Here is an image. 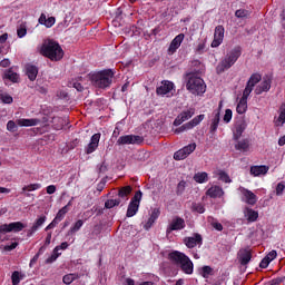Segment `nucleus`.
Wrapping results in <instances>:
<instances>
[{"label":"nucleus","instance_id":"nucleus-1","mask_svg":"<svg viewBox=\"0 0 285 285\" xmlns=\"http://www.w3.org/2000/svg\"><path fill=\"white\" fill-rule=\"evenodd\" d=\"M167 259H169V262L174 264V266L180 268V271H183L185 275H193L195 271V265L193 264L190 257H188L184 253L179 250H173L168 254Z\"/></svg>","mask_w":285,"mask_h":285},{"label":"nucleus","instance_id":"nucleus-2","mask_svg":"<svg viewBox=\"0 0 285 285\" xmlns=\"http://www.w3.org/2000/svg\"><path fill=\"white\" fill-rule=\"evenodd\" d=\"M114 78L115 72H112V69H105L90 75L92 86L102 90H106V88H110V86H112Z\"/></svg>","mask_w":285,"mask_h":285},{"label":"nucleus","instance_id":"nucleus-3","mask_svg":"<svg viewBox=\"0 0 285 285\" xmlns=\"http://www.w3.org/2000/svg\"><path fill=\"white\" fill-rule=\"evenodd\" d=\"M40 52L51 61H61V59H63V49H61L59 42L55 40L45 41Z\"/></svg>","mask_w":285,"mask_h":285},{"label":"nucleus","instance_id":"nucleus-4","mask_svg":"<svg viewBox=\"0 0 285 285\" xmlns=\"http://www.w3.org/2000/svg\"><path fill=\"white\" fill-rule=\"evenodd\" d=\"M186 88L191 95H204L206 92V82L197 73H188Z\"/></svg>","mask_w":285,"mask_h":285},{"label":"nucleus","instance_id":"nucleus-5","mask_svg":"<svg viewBox=\"0 0 285 285\" xmlns=\"http://www.w3.org/2000/svg\"><path fill=\"white\" fill-rule=\"evenodd\" d=\"M239 57H242V48L235 47L226 55L225 59L220 61L217 67V71L224 72V70H228V68L235 66Z\"/></svg>","mask_w":285,"mask_h":285},{"label":"nucleus","instance_id":"nucleus-6","mask_svg":"<svg viewBox=\"0 0 285 285\" xmlns=\"http://www.w3.org/2000/svg\"><path fill=\"white\" fill-rule=\"evenodd\" d=\"M26 224L21 222H13L9 224H2L0 225V237L1 235H6L8 233H21L23 228H26Z\"/></svg>","mask_w":285,"mask_h":285},{"label":"nucleus","instance_id":"nucleus-7","mask_svg":"<svg viewBox=\"0 0 285 285\" xmlns=\"http://www.w3.org/2000/svg\"><path fill=\"white\" fill-rule=\"evenodd\" d=\"M156 94L160 97H173L175 95V83L168 80L161 81L160 86L156 89Z\"/></svg>","mask_w":285,"mask_h":285},{"label":"nucleus","instance_id":"nucleus-8","mask_svg":"<svg viewBox=\"0 0 285 285\" xmlns=\"http://www.w3.org/2000/svg\"><path fill=\"white\" fill-rule=\"evenodd\" d=\"M196 149H197V144L191 142V144L183 147L181 149L177 150L174 154V159L176 161H181V160L186 159L187 157H189L190 155H193V153H195Z\"/></svg>","mask_w":285,"mask_h":285},{"label":"nucleus","instance_id":"nucleus-9","mask_svg":"<svg viewBox=\"0 0 285 285\" xmlns=\"http://www.w3.org/2000/svg\"><path fill=\"white\" fill-rule=\"evenodd\" d=\"M196 149H197V144L191 142V144L183 147L181 149L177 150L174 154V159L176 161H181V160L186 159L187 157H189L190 155H193V153H195Z\"/></svg>","mask_w":285,"mask_h":285},{"label":"nucleus","instance_id":"nucleus-10","mask_svg":"<svg viewBox=\"0 0 285 285\" xmlns=\"http://www.w3.org/2000/svg\"><path fill=\"white\" fill-rule=\"evenodd\" d=\"M196 149H197V144L191 142V144L183 147L181 149L177 150L174 154V159L176 161H181V160L186 159L187 157H189L190 155H193V153H195Z\"/></svg>","mask_w":285,"mask_h":285},{"label":"nucleus","instance_id":"nucleus-11","mask_svg":"<svg viewBox=\"0 0 285 285\" xmlns=\"http://www.w3.org/2000/svg\"><path fill=\"white\" fill-rule=\"evenodd\" d=\"M196 149H197V144L191 142V144L183 147L181 149L177 150L174 154V159L176 161H181V160L186 159L187 157H189L190 155H193V153H195Z\"/></svg>","mask_w":285,"mask_h":285},{"label":"nucleus","instance_id":"nucleus-12","mask_svg":"<svg viewBox=\"0 0 285 285\" xmlns=\"http://www.w3.org/2000/svg\"><path fill=\"white\" fill-rule=\"evenodd\" d=\"M141 191H137L131 198V202L128 205L126 217H135L139 212V204H141Z\"/></svg>","mask_w":285,"mask_h":285},{"label":"nucleus","instance_id":"nucleus-13","mask_svg":"<svg viewBox=\"0 0 285 285\" xmlns=\"http://www.w3.org/2000/svg\"><path fill=\"white\" fill-rule=\"evenodd\" d=\"M144 142V138L141 136L136 135H125L120 136L117 140V146H130V145H139Z\"/></svg>","mask_w":285,"mask_h":285},{"label":"nucleus","instance_id":"nucleus-14","mask_svg":"<svg viewBox=\"0 0 285 285\" xmlns=\"http://www.w3.org/2000/svg\"><path fill=\"white\" fill-rule=\"evenodd\" d=\"M206 119V116L204 114L196 116L193 120H190L187 124H184L183 126L175 129L176 135H180V132H186V130H193L196 126H199L202 124V120Z\"/></svg>","mask_w":285,"mask_h":285},{"label":"nucleus","instance_id":"nucleus-15","mask_svg":"<svg viewBox=\"0 0 285 285\" xmlns=\"http://www.w3.org/2000/svg\"><path fill=\"white\" fill-rule=\"evenodd\" d=\"M238 191L242 195V202L248 204V206H255L257 204V195H255V193L252 190L246 189L245 187H239Z\"/></svg>","mask_w":285,"mask_h":285},{"label":"nucleus","instance_id":"nucleus-16","mask_svg":"<svg viewBox=\"0 0 285 285\" xmlns=\"http://www.w3.org/2000/svg\"><path fill=\"white\" fill-rule=\"evenodd\" d=\"M246 120L239 119L235 122L234 128H233V139L234 141H237L242 139V135H244V130L247 128Z\"/></svg>","mask_w":285,"mask_h":285},{"label":"nucleus","instance_id":"nucleus-17","mask_svg":"<svg viewBox=\"0 0 285 285\" xmlns=\"http://www.w3.org/2000/svg\"><path fill=\"white\" fill-rule=\"evenodd\" d=\"M186 228V222L181 217H175L169 223L166 233L170 235L173 230H184Z\"/></svg>","mask_w":285,"mask_h":285},{"label":"nucleus","instance_id":"nucleus-18","mask_svg":"<svg viewBox=\"0 0 285 285\" xmlns=\"http://www.w3.org/2000/svg\"><path fill=\"white\" fill-rule=\"evenodd\" d=\"M224 27L217 26L214 31V40L212 41V48H219L224 43Z\"/></svg>","mask_w":285,"mask_h":285},{"label":"nucleus","instance_id":"nucleus-19","mask_svg":"<svg viewBox=\"0 0 285 285\" xmlns=\"http://www.w3.org/2000/svg\"><path fill=\"white\" fill-rule=\"evenodd\" d=\"M195 115V108H189L180 112L174 120V126H181L184 121H188Z\"/></svg>","mask_w":285,"mask_h":285},{"label":"nucleus","instance_id":"nucleus-20","mask_svg":"<svg viewBox=\"0 0 285 285\" xmlns=\"http://www.w3.org/2000/svg\"><path fill=\"white\" fill-rule=\"evenodd\" d=\"M185 37L186 36L184 33H179L171 40L169 48H168V55H175V52H177V50H179V47L184 42Z\"/></svg>","mask_w":285,"mask_h":285},{"label":"nucleus","instance_id":"nucleus-21","mask_svg":"<svg viewBox=\"0 0 285 285\" xmlns=\"http://www.w3.org/2000/svg\"><path fill=\"white\" fill-rule=\"evenodd\" d=\"M101 139V134H95L91 136L90 142L86 148L87 155H92L97 148H99V141Z\"/></svg>","mask_w":285,"mask_h":285},{"label":"nucleus","instance_id":"nucleus-22","mask_svg":"<svg viewBox=\"0 0 285 285\" xmlns=\"http://www.w3.org/2000/svg\"><path fill=\"white\" fill-rule=\"evenodd\" d=\"M202 235L195 234L191 237H186L184 239V244L187 246V248H195V246H202Z\"/></svg>","mask_w":285,"mask_h":285},{"label":"nucleus","instance_id":"nucleus-23","mask_svg":"<svg viewBox=\"0 0 285 285\" xmlns=\"http://www.w3.org/2000/svg\"><path fill=\"white\" fill-rule=\"evenodd\" d=\"M46 219H48L46 216H40L36 219V222L33 223L32 227L30 229H28L27 232V237H32V235H35V233H37V230H39V228L46 224Z\"/></svg>","mask_w":285,"mask_h":285},{"label":"nucleus","instance_id":"nucleus-24","mask_svg":"<svg viewBox=\"0 0 285 285\" xmlns=\"http://www.w3.org/2000/svg\"><path fill=\"white\" fill-rule=\"evenodd\" d=\"M16 124L20 127H24V128H29L31 126H39V124H41L40 119L37 118H30V119H26V118H20L16 121Z\"/></svg>","mask_w":285,"mask_h":285},{"label":"nucleus","instance_id":"nucleus-25","mask_svg":"<svg viewBox=\"0 0 285 285\" xmlns=\"http://www.w3.org/2000/svg\"><path fill=\"white\" fill-rule=\"evenodd\" d=\"M207 197H212V199H217L219 197H224V189L219 186H212L207 191H206Z\"/></svg>","mask_w":285,"mask_h":285},{"label":"nucleus","instance_id":"nucleus-26","mask_svg":"<svg viewBox=\"0 0 285 285\" xmlns=\"http://www.w3.org/2000/svg\"><path fill=\"white\" fill-rule=\"evenodd\" d=\"M26 75L30 81H35L39 75V68H37L35 65L28 63L26 66Z\"/></svg>","mask_w":285,"mask_h":285},{"label":"nucleus","instance_id":"nucleus-27","mask_svg":"<svg viewBox=\"0 0 285 285\" xmlns=\"http://www.w3.org/2000/svg\"><path fill=\"white\" fill-rule=\"evenodd\" d=\"M268 170H269V167L266 165L252 166L250 175H253V177H259L262 175H266V173H268Z\"/></svg>","mask_w":285,"mask_h":285},{"label":"nucleus","instance_id":"nucleus-28","mask_svg":"<svg viewBox=\"0 0 285 285\" xmlns=\"http://www.w3.org/2000/svg\"><path fill=\"white\" fill-rule=\"evenodd\" d=\"M159 215H161V212L159 210V208H154L150 214V217L148 218L147 223L145 224L146 230H148L149 228L153 227V224H155V222H157V219H159Z\"/></svg>","mask_w":285,"mask_h":285},{"label":"nucleus","instance_id":"nucleus-29","mask_svg":"<svg viewBox=\"0 0 285 285\" xmlns=\"http://www.w3.org/2000/svg\"><path fill=\"white\" fill-rule=\"evenodd\" d=\"M253 259V254H250V250L243 249L238 253V261L242 264V266H246Z\"/></svg>","mask_w":285,"mask_h":285},{"label":"nucleus","instance_id":"nucleus-30","mask_svg":"<svg viewBox=\"0 0 285 285\" xmlns=\"http://www.w3.org/2000/svg\"><path fill=\"white\" fill-rule=\"evenodd\" d=\"M268 90H271V79L266 78L255 88V95H262Z\"/></svg>","mask_w":285,"mask_h":285},{"label":"nucleus","instance_id":"nucleus-31","mask_svg":"<svg viewBox=\"0 0 285 285\" xmlns=\"http://www.w3.org/2000/svg\"><path fill=\"white\" fill-rule=\"evenodd\" d=\"M55 17H46V13H41V16L38 19V23L40 26H45L46 28H52L55 26Z\"/></svg>","mask_w":285,"mask_h":285},{"label":"nucleus","instance_id":"nucleus-32","mask_svg":"<svg viewBox=\"0 0 285 285\" xmlns=\"http://www.w3.org/2000/svg\"><path fill=\"white\" fill-rule=\"evenodd\" d=\"M132 193V187L126 186L119 189L118 191V199H121L122 202H128V195Z\"/></svg>","mask_w":285,"mask_h":285},{"label":"nucleus","instance_id":"nucleus-33","mask_svg":"<svg viewBox=\"0 0 285 285\" xmlns=\"http://www.w3.org/2000/svg\"><path fill=\"white\" fill-rule=\"evenodd\" d=\"M248 148H250L248 139H243L235 145V149L239 150L240 153H248Z\"/></svg>","mask_w":285,"mask_h":285},{"label":"nucleus","instance_id":"nucleus-34","mask_svg":"<svg viewBox=\"0 0 285 285\" xmlns=\"http://www.w3.org/2000/svg\"><path fill=\"white\" fill-rule=\"evenodd\" d=\"M246 110H248V100L240 98L236 107V112H238V115H244Z\"/></svg>","mask_w":285,"mask_h":285},{"label":"nucleus","instance_id":"nucleus-35","mask_svg":"<svg viewBox=\"0 0 285 285\" xmlns=\"http://www.w3.org/2000/svg\"><path fill=\"white\" fill-rule=\"evenodd\" d=\"M245 217L247 218L248 222H257L259 213L255 212L252 208H245Z\"/></svg>","mask_w":285,"mask_h":285},{"label":"nucleus","instance_id":"nucleus-36","mask_svg":"<svg viewBox=\"0 0 285 285\" xmlns=\"http://www.w3.org/2000/svg\"><path fill=\"white\" fill-rule=\"evenodd\" d=\"M194 181H196V184H206V181H208V173L202 171L195 174Z\"/></svg>","mask_w":285,"mask_h":285},{"label":"nucleus","instance_id":"nucleus-37","mask_svg":"<svg viewBox=\"0 0 285 285\" xmlns=\"http://www.w3.org/2000/svg\"><path fill=\"white\" fill-rule=\"evenodd\" d=\"M4 77L6 79H9V81H12L13 83H17V81H19V73H17L14 70L8 69L4 72Z\"/></svg>","mask_w":285,"mask_h":285},{"label":"nucleus","instance_id":"nucleus-38","mask_svg":"<svg viewBox=\"0 0 285 285\" xmlns=\"http://www.w3.org/2000/svg\"><path fill=\"white\" fill-rule=\"evenodd\" d=\"M219 110L214 111V118L212 119V125H210V130L212 132H215V130H217V128H219Z\"/></svg>","mask_w":285,"mask_h":285},{"label":"nucleus","instance_id":"nucleus-39","mask_svg":"<svg viewBox=\"0 0 285 285\" xmlns=\"http://www.w3.org/2000/svg\"><path fill=\"white\" fill-rule=\"evenodd\" d=\"M285 124V104L279 108V115L275 120V126H283Z\"/></svg>","mask_w":285,"mask_h":285},{"label":"nucleus","instance_id":"nucleus-40","mask_svg":"<svg viewBox=\"0 0 285 285\" xmlns=\"http://www.w3.org/2000/svg\"><path fill=\"white\" fill-rule=\"evenodd\" d=\"M261 81H262V75L253 73L249 80L247 81V85L250 86L252 88H255V86H257V83H259Z\"/></svg>","mask_w":285,"mask_h":285},{"label":"nucleus","instance_id":"nucleus-41","mask_svg":"<svg viewBox=\"0 0 285 285\" xmlns=\"http://www.w3.org/2000/svg\"><path fill=\"white\" fill-rule=\"evenodd\" d=\"M83 226V220L79 219L77 220L73 226L68 230L67 235H75V233H79L81 230V227Z\"/></svg>","mask_w":285,"mask_h":285},{"label":"nucleus","instance_id":"nucleus-42","mask_svg":"<svg viewBox=\"0 0 285 285\" xmlns=\"http://www.w3.org/2000/svg\"><path fill=\"white\" fill-rule=\"evenodd\" d=\"M23 277H26V275L16 271L11 275V282H12L13 285H19L21 279H23Z\"/></svg>","mask_w":285,"mask_h":285},{"label":"nucleus","instance_id":"nucleus-43","mask_svg":"<svg viewBox=\"0 0 285 285\" xmlns=\"http://www.w3.org/2000/svg\"><path fill=\"white\" fill-rule=\"evenodd\" d=\"M40 188H41V184L39 183L30 184L22 187L21 194L26 193V190H28V193H32L33 190H39Z\"/></svg>","mask_w":285,"mask_h":285},{"label":"nucleus","instance_id":"nucleus-44","mask_svg":"<svg viewBox=\"0 0 285 285\" xmlns=\"http://www.w3.org/2000/svg\"><path fill=\"white\" fill-rule=\"evenodd\" d=\"M218 179L219 181H224V184H232L233 179H230V176L224 170L218 171Z\"/></svg>","mask_w":285,"mask_h":285},{"label":"nucleus","instance_id":"nucleus-45","mask_svg":"<svg viewBox=\"0 0 285 285\" xmlns=\"http://www.w3.org/2000/svg\"><path fill=\"white\" fill-rule=\"evenodd\" d=\"M68 206H63L56 215L55 219L58 220V223L63 220V217L68 214Z\"/></svg>","mask_w":285,"mask_h":285},{"label":"nucleus","instance_id":"nucleus-46","mask_svg":"<svg viewBox=\"0 0 285 285\" xmlns=\"http://www.w3.org/2000/svg\"><path fill=\"white\" fill-rule=\"evenodd\" d=\"M193 213H199V215H203V213H206V208L202 203H194L191 205Z\"/></svg>","mask_w":285,"mask_h":285},{"label":"nucleus","instance_id":"nucleus-47","mask_svg":"<svg viewBox=\"0 0 285 285\" xmlns=\"http://www.w3.org/2000/svg\"><path fill=\"white\" fill-rule=\"evenodd\" d=\"M119 204H121V198L108 199L105 203V208H115V206H119Z\"/></svg>","mask_w":285,"mask_h":285},{"label":"nucleus","instance_id":"nucleus-48","mask_svg":"<svg viewBox=\"0 0 285 285\" xmlns=\"http://www.w3.org/2000/svg\"><path fill=\"white\" fill-rule=\"evenodd\" d=\"M28 35V28L26 27V23H21L17 29V36L19 39H23Z\"/></svg>","mask_w":285,"mask_h":285},{"label":"nucleus","instance_id":"nucleus-49","mask_svg":"<svg viewBox=\"0 0 285 285\" xmlns=\"http://www.w3.org/2000/svg\"><path fill=\"white\" fill-rule=\"evenodd\" d=\"M77 274H67L62 277V282L66 285H70L72 282H75V279H77Z\"/></svg>","mask_w":285,"mask_h":285},{"label":"nucleus","instance_id":"nucleus-50","mask_svg":"<svg viewBox=\"0 0 285 285\" xmlns=\"http://www.w3.org/2000/svg\"><path fill=\"white\" fill-rule=\"evenodd\" d=\"M208 222L215 230H224V226L219 222L215 220V218L208 217Z\"/></svg>","mask_w":285,"mask_h":285},{"label":"nucleus","instance_id":"nucleus-51","mask_svg":"<svg viewBox=\"0 0 285 285\" xmlns=\"http://www.w3.org/2000/svg\"><path fill=\"white\" fill-rule=\"evenodd\" d=\"M248 10L246 9H238L235 12V17H237V19H246V17H248Z\"/></svg>","mask_w":285,"mask_h":285},{"label":"nucleus","instance_id":"nucleus-52","mask_svg":"<svg viewBox=\"0 0 285 285\" xmlns=\"http://www.w3.org/2000/svg\"><path fill=\"white\" fill-rule=\"evenodd\" d=\"M92 205V197L87 196L86 198H83V200L80 202V206H82V208H90V206Z\"/></svg>","mask_w":285,"mask_h":285},{"label":"nucleus","instance_id":"nucleus-53","mask_svg":"<svg viewBox=\"0 0 285 285\" xmlns=\"http://www.w3.org/2000/svg\"><path fill=\"white\" fill-rule=\"evenodd\" d=\"M253 88L250 85H246V88L243 91V97L242 99H245L248 101V97L250 96V92H253Z\"/></svg>","mask_w":285,"mask_h":285},{"label":"nucleus","instance_id":"nucleus-54","mask_svg":"<svg viewBox=\"0 0 285 285\" xmlns=\"http://www.w3.org/2000/svg\"><path fill=\"white\" fill-rule=\"evenodd\" d=\"M196 52L198 55H204L206 52V41H200L196 47Z\"/></svg>","mask_w":285,"mask_h":285},{"label":"nucleus","instance_id":"nucleus-55","mask_svg":"<svg viewBox=\"0 0 285 285\" xmlns=\"http://www.w3.org/2000/svg\"><path fill=\"white\" fill-rule=\"evenodd\" d=\"M72 88H75L78 92H83V86L78 80L70 81Z\"/></svg>","mask_w":285,"mask_h":285},{"label":"nucleus","instance_id":"nucleus-56","mask_svg":"<svg viewBox=\"0 0 285 285\" xmlns=\"http://www.w3.org/2000/svg\"><path fill=\"white\" fill-rule=\"evenodd\" d=\"M284 190H285V183L284 181L278 183L276 186V195L278 197L284 195Z\"/></svg>","mask_w":285,"mask_h":285},{"label":"nucleus","instance_id":"nucleus-57","mask_svg":"<svg viewBox=\"0 0 285 285\" xmlns=\"http://www.w3.org/2000/svg\"><path fill=\"white\" fill-rule=\"evenodd\" d=\"M17 122H14L13 120H9L7 124V130H9V132H17Z\"/></svg>","mask_w":285,"mask_h":285},{"label":"nucleus","instance_id":"nucleus-58","mask_svg":"<svg viewBox=\"0 0 285 285\" xmlns=\"http://www.w3.org/2000/svg\"><path fill=\"white\" fill-rule=\"evenodd\" d=\"M223 119H224L225 124H230V120L233 119V110L226 109Z\"/></svg>","mask_w":285,"mask_h":285},{"label":"nucleus","instance_id":"nucleus-59","mask_svg":"<svg viewBox=\"0 0 285 285\" xmlns=\"http://www.w3.org/2000/svg\"><path fill=\"white\" fill-rule=\"evenodd\" d=\"M0 99L3 104H12V101H13L12 96H10L8 94H1Z\"/></svg>","mask_w":285,"mask_h":285},{"label":"nucleus","instance_id":"nucleus-60","mask_svg":"<svg viewBox=\"0 0 285 285\" xmlns=\"http://www.w3.org/2000/svg\"><path fill=\"white\" fill-rule=\"evenodd\" d=\"M61 254H57V252H52L51 256H49L47 259H46V264H52L53 262H57V258L60 256Z\"/></svg>","mask_w":285,"mask_h":285},{"label":"nucleus","instance_id":"nucleus-61","mask_svg":"<svg viewBox=\"0 0 285 285\" xmlns=\"http://www.w3.org/2000/svg\"><path fill=\"white\" fill-rule=\"evenodd\" d=\"M184 190H186V181L181 180L177 185V195H183Z\"/></svg>","mask_w":285,"mask_h":285},{"label":"nucleus","instance_id":"nucleus-62","mask_svg":"<svg viewBox=\"0 0 285 285\" xmlns=\"http://www.w3.org/2000/svg\"><path fill=\"white\" fill-rule=\"evenodd\" d=\"M213 273V268L210 266H204L202 268V275L203 277H208Z\"/></svg>","mask_w":285,"mask_h":285},{"label":"nucleus","instance_id":"nucleus-63","mask_svg":"<svg viewBox=\"0 0 285 285\" xmlns=\"http://www.w3.org/2000/svg\"><path fill=\"white\" fill-rule=\"evenodd\" d=\"M269 262H273L277 257V252L275 249L271 250L266 256H265Z\"/></svg>","mask_w":285,"mask_h":285},{"label":"nucleus","instance_id":"nucleus-64","mask_svg":"<svg viewBox=\"0 0 285 285\" xmlns=\"http://www.w3.org/2000/svg\"><path fill=\"white\" fill-rule=\"evenodd\" d=\"M284 281H285V277H277V278L272 279L269 284L271 285H279Z\"/></svg>","mask_w":285,"mask_h":285}]
</instances>
